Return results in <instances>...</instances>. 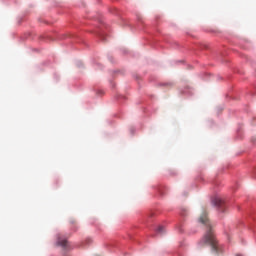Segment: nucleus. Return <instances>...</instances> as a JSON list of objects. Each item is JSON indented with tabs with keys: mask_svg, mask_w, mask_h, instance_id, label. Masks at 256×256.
<instances>
[{
	"mask_svg": "<svg viewBox=\"0 0 256 256\" xmlns=\"http://www.w3.org/2000/svg\"><path fill=\"white\" fill-rule=\"evenodd\" d=\"M156 231L157 233H160V235H162V233H164L165 231V228L163 226H159Z\"/></svg>",
	"mask_w": 256,
	"mask_h": 256,
	"instance_id": "nucleus-4",
	"label": "nucleus"
},
{
	"mask_svg": "<svg viewBox=\"0 0 256 256\" xmlns=\"http://www.w3.org/2000/svg\"><path fill=\"white\" fill-rule=\"evenodd\" d=\"M57 245L63 247V249L69 248V242L67 241V239H62L61 237H58Z\"/></svg>",
	"mask_w": 256,
	"mask_h": 256,
	"instance_id": "nucleus-2",
	"label": "nucleus"
},
{
	"mask_svg": "<svg viewBox=\"0 0 256 256\" xmlns=\"http://www.w3.org/2000/svg\"><path fill=\"white\" fill-rule=\"evenodd\" d=\"M199 221L200 223H203V225H206V227H208V230L200 243H202V245H210L214 253H219V251H221V248L219 247L217 240H215V235H213V230L211 229V224L209 223V218L207 217V212L202 213Z\"/></svg>",
	"mask_w": 256,
	"mask_h": 256,
	"instance_id": "nucleus-1",
	"label": "nucleus"
},
{
	"mask_svg": "<svg viewBox=\"0 0 256 256\" xmlns=\"http://www.w3.org/2000/svg\"><path fill=\"white\" fill-rule=\"evenodd\" d=\"M212 203L216 207H220V211H223V200L221 198H214Z\"/></svg>",
	"mask_w": 256,
	"mask_h": 256,
	"instance_id": "nucleus-3",
	"label": "nucleus"
}]
</instances>
